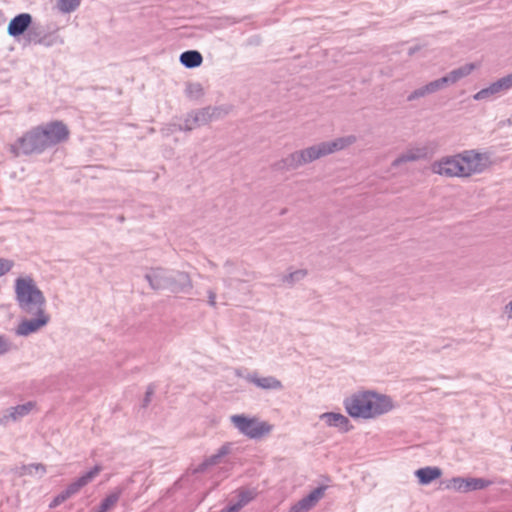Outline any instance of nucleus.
Here are the masks:
<instances>
[{
    "mask_svg": "<svg viewBox=\"0 0 512 512\" xmlns=\"http://www.w3.org/2000/svg\"><path fill=\"white\" fill-rule=\"evenodd\" d=\"M120 496V490L112 492L101 501L98 510L100 512H107L119 501Z\"/></svg>",
    "mask_w": 512,
    "mask_h": 512,
    "instance_id": "29",
    "label": "nucleus"
},
{
    "mask_svg": "<svg viewBox=\"0 0 512 512\" xmlns=\"http://www.w3.org/2000/svg\"><path fill=\"white\" fill-rule=\"evenodd\" d=\"M184 93L187 98L198 100L204 95V90L202 85L198 82H187Z\"/></svg>",
    "mask_w": 512,
    "mask_h": 512,
    "instance_id": "27",
    "label": "nucleus"
},
{
    "mask_svg": "<svg viewBox=\"0 0 512 512\" xmlns=\"http://www.w3.org/2000/svg\"><path fill=\"white\" fill-rule=\"evenodd\" d=\"M103 470L101 465H95L89 471L78 477L76 480L71 482L65 489L66 494L71 498L78 494L80 490L91 483Z\"/></svg>",
    "mask_w": 512,
    "mask_h": 512,
    "instance_id": "14",
    "label": "nucleus"
},
{
    "mask_svg": "<svg viewBox=\"0 0 512 512\" xmlns=\"http://www.w3.org/2000/svg\"><path fill=\"white\" fill-rule=\"evenodd\" d=\"M230 420L240 433L250 439H259L268 435L273 426L266 421H260L258 418H249L243 414L232 415Z\"/></svg>",
    "mask_w": 512,
    "mask_h": 512,
    "instance_id": "5",
    "label": "nucleus"
},
{
    "mask_svg": "<svg viewBox=\"0 0 512 512\" xmlns=\"http://www.w3.org/2000/svg\"><path fill=\"white\" fill-rule=\"evenodd\" d=\"M153 394H154V389H153L151 386H150V387H148V389H147V391H146V393H145V397H144V399H143V404H142V406H143V407H146V406L150 403V401H151V396H152Z\"/></svg>",
    "mask_w": 512,
    "mask_h": 512,
    "instance_id": "41",
    "label": "nucleus"
},
{
    "mask_svg": "<svg viewBox=\"0 0 512 512\" xmlns=\"http://www.w3.org/2000/svg\"><path fill=\"white\" fill-rule=\"evenodd\" d=\"M426 156L427 149L425 147L409 148L392 162V166L398 167L403 163L418 161L425 158Z\"/></svg>",
    "mask_w": 512,
    "mask_h": 512,
    "instance_id": "22",
    "label": "nucleus"
},
{
    "mask_svg": "<svg viewBox=\"0 0 512 512\" xmlns=\"http://www.w3.org/2000/svg\"><path fill=\"white\" fill-rule=\"evenodd\" d=\"M460 154L464 178L484 172L492 163L490 154L487 152L465 150Z\"/></svg>",
    "mask_w": 512,
    "mask_h": 512,
    "instance_id": "6",
    "label": "nucleus"
},
{
    "mask_svg": "<svg viewBox=\"0 0 512 512\" xmlns=\"http://www.w3.org/2000/svg\"><path fill=\"white\" fill-rule=\"evenodd\" d=\"M63 43V39L55 34V33H46L44 32L43 33V36H42V39H41V42L38 44V45H43L45 47H50V46H53L55 44H62Z\"/></svg>",
    "mask_w": 512,
    "mask_h": 512,
    "instance_id": "33",
    "label": "nucleus"
},
{
    "mask_svg": "<svg viewBox=\"0 0 512 512\" xmlns=\"http://www.w3.org/2000/svg\"><path fill=\"white\" fill-rule=\"evenodd\" d=\"M327 486L322 485L312 490L307 496L292 505L288 512H308L324 497Z\"/></svg>",
    "mask_w": 512,
    "mask_h": 512,
    "instance_id": "12",
    "label": "nucleus"
},
{
    "mask_svg": "<svg viewBox=\"0 0 512 512\" xmlns=\"http://www.w3.org/2000/svg\"><path fill=\"white\" fill-rule=\"evenodd\" d=\"M426 89H427V86L424 85V86L414 90L412 93H410L408 95L407 100L408 101H414V100H416L418 98H421V97H424V96L430 94L429 91L426 90Z\"/></svg>",
    "mask_w": 512,
    "mask_h": 512,
    "instance_id": "38",
    "label": "nucleus"
},
{
    "mask_svg": "<svg viewBox=\"0 0 512 512\" xmlns=\"http://www.w3.org/2000/svg\"><path fill=\"white\" fill-rule=\"evenodd\" d=\"M33 23L32 15L29 13H20L13 17L7 27V33L13 38H19L28 31Z\"/></svg>",
    "mask_w": 512,
    "mask_h": 512,
    "instance_id": "13",
    "label": "nucleus"
},
{
    "mask_svg": "<svg viewBox=\"0 0 512 512\" xmlns=\"http://www.w3.org/2000/svg\"><path fill=\"white\" fill-rule=\"evenodd\" d=\"M511 452H512V444H511V448H510Z\"/></svg>",
    "mask_w": 512,
    "mask_h": 512,
    "instance_id": "50",
    "label": "nucleus"
},
{
    "mask_svg": "<svg viewBox=\"0 0 512 512\" xmlns=\"http://www.w3.org/2000/svg\"><path fill=\"white\" fill-rule=\"evenodd\" d=\"M180 63L186 68L199 67L203 62L202 54L197 50H187L180 55Z\"/></svg>",
    "mask_w": 512,
    "mask_h": 512,
    "instance_id": "25",
    "label": "nucleus"
},
{
    "mask_svg": "<svg viewBox=\"0 0 512 512\" xmlns=\"http://www.w3.org/2000/svg\"><path fill=\"white\" fill-rule=\"evenodd\" d=\"M27 315L35 316L31 319L22 320L15 333L18 336H28L37 332L40 328L46 326L50 321V316L46 312L26 313Z\"/></svg>",
    "mask_w": 512,
    "mask_h": 512,
    "instance_id": "10",
    "label": "nucleus"
},
{
    "mask_svg": "<svg viewBox=\"0 0 512 512\" xmlns=\"http://www.w3.org/2000/svg\"><path fill=\"white\" fill-rule=\"evenodd\" d=\"M229 451H230L229 444H225V445L221 446L215 454L207 457L201 464H199L195 468L194 472L202 473V472L206 471L209 467L222 463L223 458L229 453Z\"/></svg>",
    "mask_w": 512,
    "mask_h": 512,
    "instance_id": "23",
    "label": "nucleus"
},
{
    "mask_svg": "<svg viewBox=\"0 0 512 512\" xmlns=\"http://www.w3.org/2000/svg\"><path fill=\"white\" fill-rule=\"evenodd\" d=\"M15 300L22 313L46 312V298L31 276L15 280Z\"/></svg>",
    "mask_w": 512,
    "mask_h": 512,
    "instance_id": "2",
    "label": "nucleus"
},
{
    "mask_svg": "<svg viewBox=\"0 0 512 512\" xmlns=\"http://www.w3.org/2000/svg\"><path fill=\"white\" fill-rule=\"evenodd\" d=\"M47 150L38 126L25 132L17 139L15 144L11 145L10 151L14 156H29L32 154H41Z\"/></svg>",
    "mask_w": 512,
    "mask_h": 512,
    "instance_id": "4",
    "label": "nucleus"
},
{
    "mask_svg": "<svg viewBox=\"0 0 512 512\" xmlns=\"http://www.w3.org/2000/svg\"><path fill=\"white\" fill-rule=\"evenodd\" d=\"M220 512H238L237 508L234 505H230L228 507L223 508Z\"/></svg>",
    "mask_w": 512,
    "mask_h": 512,
    "instance_id": "44",
    "label": "nucleus"
},
{
    "mask_svg": "<svg viewBox=\"0 0 512 512\" xmlns=\"http://www.w3.org/2000/svg\"><path fill=\"white\" fill-rule=\"evenodd\" d=\"M96 512H100L99 510H97Z\"/></svg>",
    "mask_w": 512,
    "mask_h": 512,
    "instance_id": "51",
    "label": "nucleus"
},
{
    "mask_svg": "<svg viewBox=\"0 0 512 512\" xmlns=\"http://www.w3.org/2000/svg\"><path fill=\"white\" fill-rule=\"evenodd\" d=\"M33 471L41 475L46 473V467L41 463H32L21 467L20 475H32Z\"/></svg>",
    "mask_w": 512,
    "mask_h": 512,
    "instance_id": "32",
    "label": "nucleus"
},
{
    "mask_svg": "<svg viewBox=\"0 0 512 512\" xmlns=\"http://www.w3.org/2000/svg\"><path fill=\"white\" fill-rule=\"evenodd\" d=\"M165 286L172 292H188L192 289V283L189 275L185 272L177 271L170 276L165 277Z\"/></svg>",
    "mask_w": 512,
    "mask_h": 512,
    "instance_id": "17",
    "label": "nucleus"
},
{
    "mask_svg": "<svg viewBox=\"0 0 512 512\" xmlns=\"http://www.w3.org/2000/svg\"><path fill=\"white\" fill-rule=\"evenodd\" d=\"M307 276V270L299 269L284 276L283 281L289 284H294Z\"/></svg>",
    "mask_w": 512,
    "mask_h": 512,
    "instance_id": "34",
    "label": "nucleus"
},
{
    "mask_svg": "<svg viewBox=\"0 0 512 512\" xmlns=\"http://www.w3.org/2000/svg\"><path fill=\"white\" fill-rule=\"evenodd\" d=\"M499 483H500V484H504V483H505V480H503V479H502V480H500V481H499Z\"/></svg>",
    "mask_w": 512,
    "mask_h": 512,
    "instance_id": "49",
    "label": "nucleus"
},
{
    "mask_svg": "<svg viewBox=\"0 0 512 512\" xmlns=\"http://www.w3.org/2000/svg\"><path fill=\"white\" fill-rule=\"evenodd\" d=\"M419 49H420V47H418V46L410 47L408 50V55L409 56L414 55Z\"/></svg>",
    "mask_w": 512,
    "mask_h": 512,
    "instance_id": "45",
    "label": "nucleus"
},
{
    "mask_svg": "<svg viewBox=\"0 0 512 512\" xmlns=\"http://www.w3.org/2000/svg\"><path fill=\"white\" fill-rule=\"evenodd\" d=\"M14 266V262L10 259L0 258V277L7 274Z\"/></svg>",
    "mask_w": 512,
    "mask_h": 512,
    "instance_id": "39",
    "label": "nucleus"
},
{
    "mask_svg": "<svg viewBox=\"0 0 512 512\" xmlns=\"http://www.w3.org/2000/svg\"><path fill=\"white\" fill-rule=\"evenodd\" d=\"M224 266H225L226 268H228V267L233 266V263H232L231 261H229V260H228V261H226V262H225Z\"/></svg>",
    "mask_w": 512,
    "mask_h": 512,
    "instance_id": "47",
    "label": "nucleus"
},
{
    "mask_svg": "<svg viewBox=\"0 0 512 512\" xmlns=\"http://www.w3.org/2000/svg\"><path fill=\"white\" fill-rule=\"evenodd\" d=\"M415 475L417 476L420 484L427 485L439 478L442 475V471L438 467L427 466L416 470Z\"/></svg>",
    "mask_w": 512,
    "mask_h": 512,
    "instance_id": "24",
    "label": "nucleus"
},
{
    "mask_svg": "<svg viewBox=\"0 0 512 512\" xmlns=\"http://www.w3.org/2000/svg\"><path fill=\"white\" fill-rule=\"evenodd\" d=\"M208 304L213 308L216 307V293L213 290L208 291Z\"/></svg>",
    "mask_w": 512,
    "mask_h": 512,
    "instance_id": "42",
    "label": "nucleus"
},
{
    "mask_svg": "<svg viewBox=\"0 0 512 512\" xmlns=\"http://www.w3.org/2000/svg\"><path fill=\"white\" fill-rule=\"evenodd\" d=\"M197 127L208 124L212 119L227 114L228 110L222 107H204L191 111Z\"/></svg>",
    "mask_w": 512,
    "mask_h": 512,
    "instance_id": "18",
    "label": "nucleus"
},
{
    "mask_svg": "<svg viewBox=\"0 0 512 512\" xmlns=\"http://www.w3.org/2000/svg\"><path fill=\"white\" fill-rule=\"evenodd\" d=\"M504 313L507 315L508 319H512V300L505 305Z\"/></svg>",
    "mask_w": 512,
    "mask_h": 512,
    "instance_id": "43",
    "label": "nucleus"
},
{
    "mask_svg": "<svg viewBox=\"0 0 512 512\" xmlns=\"http://www.w3.org/2000/svg\"><path fill=\"white\" fill-rule=\"evenodd\" d=\"M320 419L323 420L327 426L338 428L339 431L343 433L353 428L350 420L341 413L326 412L320 415Z\"/></svg>",
    "mask_w": 512,
    "mask_h": 512,
    "instance_id": "19",
    "label": "nucleus"
},
{
    "mask_svg": "<svg viewBox=\"0 0 512 512\" xmlns=\"http://www.w3.org/2000/svg\"><path fill=\"white\" fill-rule=\"evenodd\" d=\"M246 380L249 383L254 384L258 388L263 390H281L283 389V385L280 380L275 378L274 376H266L260 377L256 373L249 374L246 376Z\"/></svg>",
    "mask_w": 512,
    "mask_h": 512,
    "instance_id": "21",
    "label": "nucleus"
},
{
    "mask_svg": "<svg viewBox=\"0 0 512 512\" xmlns=\"http://www.w3.org/2000/svg\"><path fill=\"white\" fill-rule=\"evenodd\" d=\"M257 495V492L252 489H241L238 492V501L233 504L239 511L242 507L252 501Z\"/></svg>",
    "mask_w": 512,
    "mask_h": 512,
    "instance_id": "28",
    "label": "nucleus"
},
{
    "mask_svg": "<svg viewBox=\"0 0 512 512\" xmlns=\"http://www.w3.org/2000/svg\"><path fill=\"white\" fill-rule=\"evenodd\" d=\"M81 0H57V7L62 13H71L80 6Z\"/></svg>",
    "mask_w": 512,
    "mask_h": 512,
    "instance_id": "31",
    "label": "nucleus"
},
{
    "mask_svg": "<svg viewBox=\"0 0 512 512\" xmlns=\"http://www.w3.org/2000/svg\"><path fill=\"white\" fill-rule=\"evenodd\" d=\"M145 279L152 289L157 290L160 287V278L155 273V271H153L152 273H146Z\"/></svg>",
    "mask_w": 512,
    "mask_h": 512,
    "instance_id": "37",
    "label": "nucleus"
},
{
    "mask_svg": "<svg viewBox=\"0 0 512 512\" xmlns=\"http://www.w3.org/2000/svg\"><path fill=\"white\" fill-rule=\"evenodd\" d=\"M36 403L28 401L24 404L10 407L0 417V425L6 426L10 421L16 422L27 416L35 407Z\"/></svg>",
    "mask_w": 512,
    "mask_h": 512,
    "instance_id": "16",
    "label": "nucleus"
},
{
    "mask_svg": "<svg viewBox=\"0 0 512 512\" xmlns=\"http://www.w3.org/2000/svg\"><path fill=\"white\" fill-rule=\"evenodd\" d=\"M12 342L6 335L0 334V356L12 350Z\"/></svg>",
    "mask_w": 512,
    "mask_h": 512,
    "instance_id": "36",
    "label": "nucleus"
},
{
    "mask_svg": "<svg viewBox=\"0 0 512 512\" xmlns=\"http://www.w3.org/2000/svg\"><path fill=\"white\" fill-rule=\"evenodd\" d=\"M506 82L508 83L509 87L512 88V72L505 76Z\"/></svg>",
    "mask_w": 512,
    "mask_h": 512,
    "instance_id": "46",
    "label": "nucleus"
},
{
    "mask_svg": "<svg viewBox=\"0 0 512 512\" xmlns=\"http://www.w3.org/2000/svg\"><path fill=\"white\" fill-rule=\"evenodd\" d=\"M505 76L498 79L497 81L490 84L488 87L481 89L476 94L473 95V99L476 101H482V100H493L497 96H499L501 93L511 89L506 82Z\"/></svg>",
    "mask_w": 512,
    "mask_h": 512,
    "instance_id": "15",
    "label": "nucleus"
},
{
    "mask_svg": "<svg viewBox=\"0 0 512 512\" xmlns=\"http://www.w3.org/2000/svg\"><path fill=\"white\" fill-rule=\"evenodd\" d=\"M493 484V481L485 478L473 477H453L447 484L446 488L460 493H467L470 491L483 490Z\"/></svg>",
    "mask_w": 512,
    "mask_h": 512,
    "instance_id": "9",
    "label": "nucleus"
},
{
    "mask_svg": "<svg viewBox=\"0 0 512 512\" xmlns=\"http://www.w3.org/2000/svg\"><path fill=\"white\" fill-rule=\"evenodd\" d=\"M70 497L68 496V494H66V491L63 490L61 493H59L52 501L51 503L49 504V507L50 508H55L57 507L58 505H60L61 503H63L64 501H66L67 499H69Z\"/></svg>",
    "mask_w": 512,
    "mask_h": 512,
    "instance_id": "40",
    "label": "nucleus"
},
{
    "mask_svg": "<svg viewBox=\"0 0 512 512\" xmlns=\"http://www.w3.org/2000/svg\"><path fill=\"white\" fill-rule=\"evenodd\" d=\"M44 30L40 26L31 25L26 34L27 42L38 45L41 42Z\"/></svg>",
    "mask_w": 512,
    "mask_h": 512,
    "instance_id": "30",
    "label": "nucleus"
},
{
    "mask_svg": "<svg viewBox=\"0 0 512 512\" xmlns=\"http://www.w3.org/2000/svg\"><path fill=\"white\" fill-rule=\"evenodd\" d=\"M320 159L316 144L296 150L273 164V169L280 172L297 170L298 168Z\"/></svg>",
    "mask_w": 512,
    "mask_h": 512,
    "instance_id": "3",
    "label": "nucleus"
},
{
    "mask_svg": "<svg viewBox=\"0 0 512 512\" xmlns=\"http://www.w3.org/2000/svg\"><path fill=\"white\" fill-rule=\"evenodd\" d=\"M224 469H225V476H226L228 474L230 468L226 467Z\"/></svg>",
    "mask_w": 512,
    "mask_h": 512,
    "instance_id": "48",
    "label": "nucleus"
},
{
    "mask_svg": "<svg viewBox=\"0 0 512 512\" xmlns=\"http://www.w3.org/2000/svg\"><path fill=\"white\" fill-rule=\"evenodd\" d=\"M475 68H476L475 64L467 63L461 67H458V68L450 71L447 75H445V78H447L448 85L455 84L462 78L470 75Z\"/></svg>",
    "mask_w": 512,
    "mask_h": 512,
    "instance_id": "26",
    "label": "nucleus"
},
{
    "mask_svg": "<svg viewBox=\"0 0 512 512\" xmlns=\"http://www.w3.org/2000/svg\"><path fill=\"white\" fill-rule=\"evenodd\" d=\"M346 412L352 418L372 419L390 412L394 408L387 395L364 391L351 395L343 402Z\"/></svg>",
    "mask_w": 512,
    "mask_h": 512,
    "instance_id": "1",
    "label": "nucleus"
},
{
    "mask_svg": "<svg viewBox=\"0 0 512 512\" xmlns=\"http://www.w3.org/2000/svg\"><path fill=\"white\" fill-rule=\"evenodd\" d=\"M356 141L357 137L355 135H347L344 137L336 138L332 141H324L317 143L316 146L320 158H322L335 152L344 150L345 148L353 145Z\"/></svg>",
    "mask_w": 512,
    "mask_h": 512,
    "instance_id": "11",
    "label": "nucleus"
},
{
    "mask_svg": "<svg viewBox=\"0 0 512 512\" xmlns=\"http://www.w3.org/2000/svg\"><path fill=\"white\" fill-rule=\"evenodd\" d=\"M46 145V148H52L68 140L70 131L67 125L59 120H54L38 126Z\"/></svg>",
    "mask_w": 512,
    "mask_h": 512,
    "instance_id": "7",
    "label": "nucleus"
},
{
    "mask_svg": "<svg viewBox=\"0 0 512 512\" xmlns=\"http://www.w3.org/2000/svg\"><path fill=\"white\" fill-rule=\"evenodd\" d=\"M447 85H448L447 78H445V76H443L439 79H436V80L431 81L428 84H426V86H427L426 90H428L429 93L432 94V93H435V92L443 89Z\"/></svg>",
    "mask_w": 512,
    "mask_h": 512,
    "instance_id": "35",
    "label": "nucleus"
},
{
    "mask_svg": "<svg viewBox=\"0 0 512 512\" xmlns=\"http://www.w3.org/2000/svg\"><path fill=\"white\" fill-rule=\"evenodd\" d=\"M431 170L441 176L464 178L461 154L442 157L432 163Z\"/></svg>",
    "mask_w": 512,
    "mask_h": 512,
    "instance_id": "8",
    "label": "nucleus"
},
{
    "mask_svg": "<svg viewBox=\"0 0 512 512\" xmlns=\"http://www.w3.org/2000/svg\"><path fill=\"white\" fill-rule=\"evenodd\" d=\"M197 128L195 123V119L190 112H188L183 118H175L173 122L169 123L165 129H162V132L168 131L169 133H174L176 131H184L190 132Z\"/></svg>",
    "mask_w": 512,
    "mask_h": 512,
    "instance_id": "20",
    "label": "nucleus"
}]
</instances>
